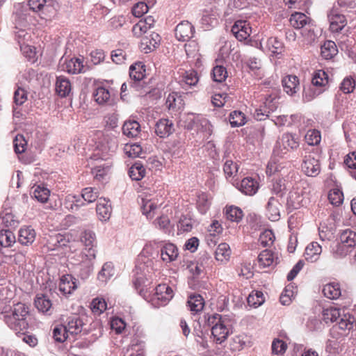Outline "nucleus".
Wrapping results in <instances>:
<instances>
[{
	"label": "nucleus",
	"instance_id": "f257e3e1",
	"mask_svg": "<svg viewBox=\"0 0 356 356\" xmlns=\"http://www.w3.org/2000/svg\"><path fill=\"white\" fill-rule=\"evenodd\" d=\"M29 307L24 303L17 302L12 307L5 305L0 313V319L16 333L29 328Z\"/></svg>",
	"mask_w": 356,
	"mask_h": 356
},
{
	"label": "nucleus",
	"instance_id": "f03ea898",
	"mask_svg": "<svg viewBox=\"0 0 356 356\" xmlns=\"http://www.w3.org/2000/svg\"><path fill=\"white\" fill-rule=\"evenodd\" d=\"M206 324L211 327V335L217 343H222L230 333L229 321L218 314L205 317Z\"/></svg>",
	"mask_w": 356,
	"mask_h": 356
},
{
	"label": "nucleus",
	"instance_id": "7ed1b4c3",
	"mask_svg": "<svg viewBox=\"0 0 356 356\" xmlns=\"http://www.w3.org/2000/svg\"><path fill=\"white\" fill-rule=\"evenodd\" d=\"M96 254L97 251L88 249V250H81L79 254L76 255L75 260L77 264H76L75 269L78 276L82 280L88 278L92 274L94 270Z\"/></svg>",
	"mask_w": 356,
	"mask_h": 356
},
{
	"label": "nucleus",
	"instance_id": "20e7f679",
	"mask_svg": "<svg viewBox=\"0 0 356 356\" xmlns=\"http://www.w3.org/2000/svg\"><path fill=\"white\" fill-rule=\"evenodd\" d=\"M339 238L341 243L337 245L334 254L337 257H343L356 245V231L351 229H344Z\"/></svg>",
	"mask_w": 356,
	"mask_h": 356
},
{
	"label": "nucleus",
	"instance_id": "39448f33",
	"mask_svg": "<svg viewBox=\"0 0 356 356\" xmlns=\"http://www.w3.org/2000/svg\"><path fill=\"white\" fill-rule=\"evenodd\" d=\"M289 22L291 26L296 29H305V30H308V33L307 34L302 33V35H307L309 40L314 39V30L312 29L313 21L305 13L300 12H295L291 15Z\"/></svg>",
	"mask_w": 356,
	"mask_h": 356
},
{
	"label": "nucleus",
	"instance_id": "423d86ee",
	"mask_svg": "<svg viewBox=\"0 0 356 356\" xmlns=\"http://www.w3.org/2000/svg\"><path fill=\"white\" fill-rule=\"evenodd\" d=\"M145 76V65L142 63H135L129 67V85L131 89L139 91L143 88V79Z\"/></svg>",
	"mask_w": 356,
	"mask_h": 356
},
{
	"label": "nucleus",
	"instance_id": "0eeeda50",
	"mask_svg": "<svg viewBox=\"0 0 356 356\" xmlns=\"http://www.w3.org/2000/svg\"><path fill=\"white\" fill-rule=\"evenodd\" d=\"M152 263V260L143 261L136 266V277L134 280V284L136 289L140 288V293L144 291V287L146 286L145 282L147 280V276L152 273L153 268L151 266Z\"/></svg>",
	"mask_w": 356,
	"mask_h": 356
},
{
	"label": "nucleus",
	"instance_id": "6e6552de",
	"mask_svg": "<svg viewBox=\"0 0 356 356\" xmlns=\"http://www.w3.org/2000/svg\"><path fill=\"white\" fill-rule=\"evenodd\" d=\"M154 291L152 300L155 302L158 307L167 305L174 295L172 289L166 284H159Z\"/></svg>",
	"mask_w": 356,
	"mask_h": 356
},
{
	"label": "nucleus",
	"instance_id": "1a4fd4ad",
	"mask_svg": "<svg viewBox=\"0 0 356 356\" xmlns=\"http://www.w3.org/2000/svg\"><path fill=\"white\" fill-rule=\"evenodd\" d=\"M299 146V139L296 134L285 133L277 141L276 149L279 154H284L290 149H296Z\"/></svg>",
	"mask_w": 356,
	"mask_h": 356
},
{
	"label": "nucleus",
	"instance_id": "9d476101",
	"mask_svg": "<svg viewBox=\"0 0 356 356\" xmlns=\"http://www.w3.org/2000/svg\"><path fill=\"white\" fill-rule=\"evenodd\" d=\"M140 208L143 214L146 216L147 218H152L154 216L155 211L158 206L161 204L159 202V200L152 195L143 193L140 195Z\"/></svg>",
	"mask_w": 356,
	"mask_h": 356
},
{
	"label": "nucleus",
	"instance_id": "9b49d317",
	"mask_svg": "<svg viewBox=\"0 0 356 356\" xmlns=\"http://www.w3.org/2000/svg\"><path fill=\"white\" fill-rule=\"evenodd\" d=\"M60 63L62 70L69 74H77L86 72L83 58L74 57L70 59L61 58Z\"/></svg>",
	"mask_w": 356,
	"mask_h": 356
},
{
	"label": "nucleus",
	"instance_id": "f8f14e48",
	"mask_svg": "<svg viewBox=\"0 0 356 356\" xmlns=\"http://www.w3.org/2000/svg\"><path fill=\"white\" fill-rule=\"evenodd\" d=\"M302 170L307 176L316 177L321 172L319 160L314 154L306 155L302 163Z\"/></svg>",
	"mask_w": 356,
	"mask_h": 356
},
{
	"label": "nucleus",
	"instance_id": "ddd939ff",
	"mask_svg": "<svg viewBox=\"0 0 356 356\" xmlns=\"http://www.w3.org/2000/svg\"><path fill=\"white\" fill-rule=\"evenodd\" d=\"M330 22V30L333 33H339L347 24L346 17L333 8L327 15Z\"/></svg>",
	"mask_w": 356,
	"mask_h": 356
},
{
	"label": "nucleus",
	"instance_id": "4468645a",
	"mask_svg": "<svg viewBox=\"0 0 356 356\" xmlns=\"http://www.w3.org/2000/svg\"><path fill=\"white\" fill-rule=\"evenodd\" d=\"M303 189L300 188H293L289 192L287 197V206L292 209H298L306 204Z\"/></svg>",
	"mask_w": 356,
	"mask_h": 356
},
{
	"label": "nucleus",
	"instance_id": "2eb2a0df",
	"mask_svg": "<svg viewBox=\"0 0 356 356\" xmlns=\"http://www.w3.org/2000/svg\"><path fill=\"white\" fill-rule=\"evenodd\" d=\"M195 28L188 21H183L177 25L175 37L179 41L186 42L193 37Z\"/></svg>",
	"mask_w": 356,
	"mask_h": 356
},
{
	"label": "nucleus",
	"instance_id": "dca6fc26",
	"mask_svg": "<svg viewBox=\"0 0 356 356\" xmlns=\"http://www.w3.org/2000/svg\"><path fill=\"white\" fill-rule=\"evenodd\" d=\"M231 31L238 40L243 41L250 37L252 29L247 21L238 20L235 22Z\"/></svg>",
	"mask_w": 356,
	"mask_h": 356
},
{
	"label": "nucleus",
	"instance_id": "f3484780",
	"mask_svg": "<svg viewBox=\"0 0 356 356\" xmlns=\"http://www.w3.org/2000/svg\"><path fill=\"white\" fill-rule=\"evenodd\" d=\"M86 325L82 318L79 316H74L67 318V322L65 327L69 334L75 335L82 332L83 334H86L88 330Z\"/></svg>",
	"mask_w": 356,
	"mask_h": 356
},
{
	"label": "nucleus",
	"instance_id": "a211bd4d",
	"mask_svg": "<svg viewBox=\"0 0 356 356\" xmlns=\"http://www.w3.org/2000/svg\"><path fill=\"white\" fill-rule=\"evenodd\" d=\"M281 208L282 204L276 197H269L266 205V215L268 218L271 221H277L280 217Z\"/></svg>",
	"mask_w": 356,
	"mask_h": 356
},
{
	"label": "nucleus",
	"instance_id": "6ab92c4d",
	"mask_svg": "<svg viewBox=\"0 0 356 356\" xmlns=\"http://www.w3.org/2000/svg\"><path fill=\"white\" fill-rule=\"evenodd\" d=\"M284 91L289 96H293L300 90L299 79L295 75H287L282 80Z\"/></svg>",
	"mask_w": 356,
	"mask_h": 356
},
{
	"label": "nucleus",
	"instance_id": "aec40b11",
	"mask_svg": "<svg viewBox=\"0 0 356 356\" xmlns=\"http://www.w3.org/2000/svg\"><path fill=\"white\" fill-rule=\"evenodd\" d=\"M160 35L156 33H152L149 35L144 37L140 42V49L145 54L154 51L159 45Z\"/></svg>",
	"mask_w": 356,
	"mask_h": 356
},
{
	"label": "nucleus",
	"instance_id": "412c9836",
	"mask_svg": "<svg viewBox=\"0 0 356 356\" xmlns=\"http://www.w3.org/2000/svg\"><path fill=\"white\" fill-rule=\"evenodd\" d=\"M259 184L257 180L252 177L243 179L239 184L238 190L245 195L252 196L257 193Z\"/></svg>",
	"mask_w": 356,
	"mask_h": 356
},
{
	"label": "nucleus",
	"instance_id": "4be33fe9",
	"mask_svg": "<svg viewBox=\"0 0 356 356\" xmlns=\"http://www.w3.org/2000/svg\"><path fill=\"white\" fill-rule=\"evenodd\" d=\"M174 124L168 119L159 120L155 125V133L160 138H166L173 133Z\"/></svg>",
	"mask_w": 356,
	"mask_h": 356
},
{
	"label": "nucleus",
	"instance_id": "5701e85b",
	"mask_svg": "<svg viewBox=\"0 0 356 356\" xmlns=\"http://www.w3.org/2000/svg\"><path fill=\"white\" fill-rule=\"evenodd\" d=\"M161 258L165 263L175 261L179 255L177 248L173 243H166L160 250Z\"/></svg>",
	"mask_w": 356,
	"mask_h": 356
},
{
	"label": "nucleus",
	"instance_id": "b1692460",
	"mask_svg": "<svg viewBox=\"0 0 356 356\" xmlns=\"http://www.w3.org/2000/svg\"><path fill=\"white\" fill-rule=\"evenodd\" d=\"M338 320L337 324L333 327V330L339 328L341 330L346 332L350 331L355 327L356 318L349 313L345 314L343 311V314Z\"/></svg>",
	"mask_w": 356,
	"mask_h": 356
},
{
	"label": "nucleus",
	"instance_id": "393cba45",
	"mask_svg": "<svg viewBox=\"0 0 356 356\" xmlns=\"http://www.w3.org/2000/svg\"><path fill=\"white\" fill-rule=\"evenodd\" d=\"M58 288L64 295L71 294L77 288L76 280L70 275H63Z\"/></svg>",
	"mask_w": 356,
	"mask_h": 356
},
{
	"label": "nucleus",
	"instance_id": "a878e982",
	"mask_svg": "<svg viewBox=\"0 0 356 356\" xmlns=\"http://www.w3.org/2000/svg\"><path fill=\"white\" fill-rule=\"evenodd\" d=\"M321 252V245L318 242L313 241L306 247L304 256L307 261L315 262L318 260Z\"/></svg>",
	"mask_w": 356,
	"mask_h": 356
},
{
	"label": "nucleus",
	"instance_id": "bb28decb",
	"mask_svg": "<svg viewBox=\"0 0 356 356\" xmlns=\"http://www.w3.org/2000/svg\"><path fill=\"white\" fill-rule=\"evenodd\" d=\"M325 91V88H319L311 82L303 88L302 100L305 102H311Z\"/></svg>",
	"mask_w": 356,
	"mask_h": 356
},
{
	"label": "nucleus",
	"instance_id": "cd10ccee",
	"mask_svg": "<svg viewBox=\"0 0 356 356\" xmlns=\"http://www.w3.org/2000/svg\"><path fill=\"white\" fill-rule=\"evenodd\" d=\"M199 81L197 72L194 70L184 71L180 76L179 83L183 88L195 86Z\"/></svg>",
	"mask_w": 356,
	"mask_h": 356
},
{
	"label": "nucleus",
	"instance_id": "c85d7f7f",
	"mask_svg": "<svg viewBox=\"0 0 356 356\" xmlns=\"http://www.w3.org/2000/svg\"><path fill=\"white\" fill-rule=\"evenodd\" d=\"M108 200L105 198H99L97 204L96 211L100 220H108L111 214V207Z\"/></svg>",
	"mask_w": 356,
	"mask_h": 356
},
{
	"label": "nucleus",
	"instance_id": "c756f323",
	"mask_svg": "<svg viewBox=\"0 0 356 356\" xmlns=\"http://www.w3.org/2000/svg\"><path fill=\"white\" fill-rule=\"evenodd\" d=\"M35 231L31 226L22 227L19 231L18 241L24 245H29L35 238Z\"/></svg>",
	"mask_w": 356,
	"mask_h": 356
},
{
	"label": "nucleus",
	"instance_id": "7c9ffc66",
	"mask_svg": "<svg viewBox=\"0 0 356 356\" xmlns=\"http://www.w3.org/2000/svg\"><path fill=\"white\" fill-rule=\"evenodd\" d=\"M35 307L39 312L51 315L52 313V304L49 298L46 295H38L35 299Z\"/></svg>",
	"mask_w": 356,
	"mask_h": 356
},
{
	"label": "nucleus",
	"instance_id": "2f4dec72",
	"mask_svg": "<svg viewBox=\"0 0 356 356\" xmlns=\"http://www.w3.org/2000/svg\"><path fill=\"white\" fill-rule=\"evenodd\" d=\"M72 90L71 83L70 80L63 76H60L56 79V91L61 97H65L70 95Z\"/></svg>",
	"mask_w": 356,
	"mask_h": 356
},
{
	"label": "nucleus",
	"instance_id": "473e14b6",
	"mask_svg": "<svg viewBox=\"0 0 356 356\" xmlns=\"http://www.w3.org/2000/svg\"><path fill=\"white\" fill-rule=\"evenodd\" d=\"M277 259L271 250L266 249L259 254L258 263L260 266L266 268L276 264Z\"/></svg>",
	"mask_w": 356,
	"mask_h": 356
},
{
	"label": "nucleus",
	"instance_id": "72a5a7b5",
	"mask_svg": "<svg viewBox=\"0 0 356 356\" xmlns=\"http://www.w3.org/2000/svg\"><path fill=\"white\" fill-rule=\"evenodd\" d=\"M95 101L99 105L110 104L111 93L108 88L103 86H98L93 92Z\"/></svg>",
	"mask_w": 356,
	"mask_h": 356
},
{
	"label": "nucleus",
	"instance_id": "f704fd0d",
	"mask_svg": "<svg viewBox=\"0 0 356 356\" xmlns=\"http://www.w3.org/2000/svg\"><path fill=\"white\" fill-rule=\"evenodd\" d=\"M81 241L84 245L82 250H91L97 251L96 246V236L95 234L90 230H85L81 234Z\"/></svg>",
	"mask_w": 356,
	"mask_h": 356
},
{
	"label": "nucleus",
	"instance_id": "c9c22d12",
	"mask_svg": "<svg viewBox=\"0 0 356 356\" xmlns=\"http://www.w3.org/2000/svg\"><path fill=\"white\" fill-rule=\"evenodd\" d=\"M140 131V125L136 120H127L122 126V133L129 138L136 137Z\"/></svg>",
	"mask_w": 356,
	"mask_h": 356
},
{
	"label": "nucleus",
	"instance_id": "e433bc0d",
	"mask_svg": "<svg viewBox=\"0 0 356 356\" xmlns=\"http://www.w3.org/2000/svg\"><path fill=\"white\" fill-rule=\"evenodd\" d=\"M338 53V49L334 42L327 40L321 47V54L326 60L332 59Z\"/></svg>",
	"mask_w": 356,
	"mask_h": 356
},
{
	"label": "nucleus",
	"instance_id": "4c0bfd02",
	"mask_svg": "<svg viewBox=\"0 0 356 356\" xmlns=\"http://www.w3.org/2000/svg\"><path fill=\"white\" fill-rule=\"evenodd\" d=\"M115 268L111 262H106L97 275L99 281L106 283L115 275Z\"/></svg>",
	"mask_w": 356,
	"mask_h": 356
},
{
	"label": "nucleus",
	"instance_id": "58836bf2",
	"mask_svg": "<svg viewBox=\"0 0 356 356\" xmlns=\"http://www.w3.org/2000/svg\"><path fill=\"white\" fill-rule=\"evenodd\" d=\"M187 303L190 310L195 313L201 312L204 306V298L199 294L191 295Z\"/></svg>",
	"mask_w": 356,
	"mask_h": 356
},
{
	"label": "nucleus",
	"instance_id": "ea45409f",
	"mask_svg": "<svg viewBox=\"0 0 356 356\" xmlns=\"http://www.w3.org/2000/svg\"><path fill=\"white\" fill-rule=\"evenodd\" d=\"M324 296L330 299H337L341 296V289L339 283L330 282L325 284L323 289Z\"/></svg>",
	"mask_w": 356,
	"mask_h": 356
},
{
	"label": "nucleus",
	"instance_id": "a19ab883",
	"mask_svg": "<svg viewBox=\"0 0 356 356\" xmlns=\"http://www.w3.org/2000/svg\"><path fill=\"white\" fill-rule=\"evenodd\" d=\"M329 77L327 74L322 70H316L314 72L312 79V83H314V86H317L319 88H325V90L327 88Z\"/></svg>",
	"mask_w": 356,
	"mask_h": 356
},
{
	"label": "nucleus",
	"instance_id": "79ce46f5",
	"mask_svg": "<svg viewBox=\"0 0 356 356\" xmlns=\"http://www.w3.org/2000/svg\"><path fill=\"white\" fill-rule=\"evenodd\" d=\"M32 193L38 202L45 203L49 200L50 191L43 185H35L33 186Z\"/></svg>",
	"mask_w": 356,
	"mask_h": 356
},
{
	"label": "nucleus",
	"instance_id": "37998d69",
	"mask_svg": "<svg viewBox=\"0 0 356 356\" xmlns=\"http://www.w3.org/2000/svg\"><path fill=\"white\" fill-rule=\"evenodd\" d=\"M230 255L231 250L229 245L226 243L219 244L215 251L216 259L222 262L228 261Z\"/></svg>",
	"mask_w": 356,
	"mask_h": 356
},
{
	"label": "nucleus",
	"instance_id": "c03bdc74",
	"mask_svg": "<svg viewBox=\"0 0 356 356\" xmlns=\"http://www.w3.org/2000/svg\"><path fill=\"white\" fill-rule=\"evenodd\" d=\"M225 216L230 221L238 222L243 217V212L238 207L229 206L226 207Z\"/></svg>",
	"mask_w": 356,
	"mask_h": 356
},
{
	"label": "nucleus",
	"instance_id": "a18cd8bd",
	"mask_svg": "<svg viewBox=\"0 0 356 356\" xmlns=\"http://www.w3.org/2000/svg\"><path fill=\"white\" fill-rule=\"evenodd\" d=\"M229 120L232 127H238L245 124L246 118L243 112L240 111H234L230 113Z\"/></svg>",
	"mask_w": 356,
	"mask_h": 356
},
{
	"label": "nucleus",
	"instance_id": "49530a36",
	"mask_svg": "<svg viewBox=\"0 0 356 356\" xmlns=\"http://www.w3.org/2000/svg\"><path fill=\"white\" fill-rule=\"evenodd\" d=\"M341 310L336 307H328L324 309L323 311V321L327 323L328 322H334L337 321L339 318L341 317Z\"/></svg>",
	"mask_w": 356,
	"mask_h": 356
},
{
	"label": "nucleus",
	"instance_id": "de8ad7c7",
	"mask_svg": "<svg viewBox=\"0 0 356 356\" xmlns=\"http://www.w3.org/2000/svg\"><path fill=\"white\" fill-rule=\"evenodd\" d=\"M165 105L169 110L178 111L182 108V99L177 93H170L167 97Z\"/></svg>",
	"mask_w": 356,
	"mask_h": 356
},
{
	"label": "nucleus",
	"instance_id": "09e8293b",
	"mask_svg": "<svg viewBox=\"0 0 356 356\" xmlns=\"http://www.w3.org/2000/svg\"><path fill=\"white\" fill-rule=\"evenodd\" d=\"M129 175L132 180L139 181L145 177V169L142 164L136 163L129 168Z\"/></svg>",
	"mask_w": 356,
	"mask_h": 356
},
{
	"label": "nucleus",
	"instance_id": "8fccbe9b",
	"mask_svg": "<svg viewBox=\"0 0 356 356\" xmlns=\"http://www.w3.org/2000/svg\"><path fill=\"white\" fill-rule=\"evenodd\" d=\"M248 303L254 307L261 306L265 301L264 293L260 291H253L248 297Z\"/></svg>",
	"mask_w": 356,
	"mask_h": 356
},
{
	"label": "nucleus",
	"instance_id": "3c124183",
	"mask_svg": "<svg viewBox=\"0 0 356 356\" xmlns=\"http://www.w3.org/2000/svg\"><path fill=\"white\" fill-rule=\"evenodd\" d=\"M15 242V236L10 229L0 231V244L3 247H9Z\"/></svg>",
	"mask_w": 356,
	"mask_h": 356
},
{
	"label": "nucleus",
	"instance_id": "603ef678",
	"mask_svg": "<svg viewBox=\"0 0 356 356\" xmlns=\"http://www.w3.org/2000/svg\"><path fill=\"white\" fill-rule=\"evenodd\" d=\"M269 188L273 194L282 197L286 190L285 180L282 179L273 180Z\"/></svg>",
	"mask_w": 356,
	"mask_h": 356
},
{
	"label": "nucleus",
	"instance_id": "864d4df0",
	"mask_svg": "<svg viewBox=\"0 0 356 356\" xmlns=\"http://www.w3.org/2000/svg\"><path fill=\"white\" fill-rule=\"evenodd\" d=\"M211 75L214 81L222 83L227 77V71L224 66L216 65L213 68Z\"/></svg>",
	"mask_w": 356,
	"mask_h": 356
},
{
	"label": "nucleus",
	"instance_id": "5fc2aeb1",
	"mask_svg": "<svg viewBox=\"0 0 356 356\" xmlns=\"http://www.w3.org/2000/svg\"><path fill=\"white\" fill-rule=\"evenodd\" d=\"M90 308L95 314L99 315L106 309V302L102 298H95L92 300Z\"/></svg>",
	"mask_w": 356,
	"mask_h": 356
},
{
	"label": "nucleus",
	"instance_id": "6e6d98bb",
	"mask_svg": "<svg viewBox=\"0 0 356 356\" xmlns=\"http://www.w3.org/2000/svg\"><path fill=\"white\" fill-rule=\"evenodd\" d=\"M130 349L132 351L130 356H144L145 343L138 339H134Z\"/></svg>",
	"mask_w": 356,
	"mask_h": 356
},
{
	"label": "nucleus",
	"instance_id": "4d7b16f0",
	"mask_svg": "<svg viewBox=\"0 0 356 356\" xmlns=\"http://www.w3.org/2000/svg\"><path fill=\"white\" fill-rule=\"evenodd\" d=\"M99 197L98 190L95 188L87 187L82 190L81 197L85 202L92 203Z\"/></svg>",
	"mask_w": 356,
	"mask_h": 356
},
{
	"label": "nucleus",
	"instance_id": "13d9d810",
	"mask_svg": "<svg viewBox=\"0 0 356 356\" xmlns=\"http://www.w3.org/2000/svg\"><path fill=\"white\" fill-rule=\"evenodd\" d=\"M275 240V235L271 230L266 229L261 233L259 241L262 247L266 248L270 246Z\"/></svg>",
	"mask_w": 356,
	"mask_h": 356
},
{
	"label": "nucleus",
	"instance_id": "bf43d9fd",
	"mask_svg": "<svg viewBox=\"0 0 356 356\" xmlns=\"http://www.w3.org/2000/svg\"><path fill=\"white\" fill-rule=\"evenodd\" d=\"M14 297V292L5 284L0 283V305L9 302Z\"/></svg>",
	"mask_w": 356,
	"mask_h": 356
},
{
	"label": "nucleus",
	"instance_id": "052dcab7",
	"mask_svg": "<svg viewBox=\"0 0 356 356\" xmlns=\"http://www.w3.org/2000/svg\"><path fill=\"white\" fill-rule=\"evenodd\" d=\"M238 165L232 160H226L223 165V171L226 177H232L236 175Z\"/></svg>",
	"mask_w": 356,
	"mask_h": 356
},
{
	"label": "nucleus",
	"instance_id": "680f3d73",
	"mask_svg": "<svg viewBox=\"0 0 356 356\" xmlns=\"http://www.w3.org/2000/svg\"><path fill=\"white\" fill-rule=\"evenodd\" d=\"M355 88V81L351 76H346L340 84L339 89L344 94H350Z\"/></svg>",
	"mask_w": 356,
	"mask_h": 356
},
{
	"label": "nucleus",
	"instance_id": "e2e57ef3",
	"mask_svg": "<svg viewBox=\"0 0 356 356\" xmlns=\"http://www.w3.org/2000/svg\"><path fill=\"white\" fill-rule=\"evenodd\" d=\"M109 171V166L104 165H97L92 169V174L97 181H103Z\"/></svg>",
	"mask_w": 356,
	"mask_h": 356
},
{
	"label": "nucleus",
	"instance_id": "0e129e2a",
	"mask_svg": "<svg viewBox=\"0 0 356 356\" xmlns=\"http://www.w3.org/2000/svg\"><path fill=\"white\" fill-rule=\"evenodd\" d=\"M210 207V202L208 200L207 194L201 193L197 196V208L200 213H207Z\"/></svg>",
	"mask_w": 356,
	"mask_h": 356
},
{
	"label": "nucleus",
	"instance_id": "69168bd1",
	"mask_svg": "<svg viewBox=\"0 0 356 356\" xmlns=\"http://www.w3.org/2000/svg\"><path fill=\"white\" fill-rule=\"evenodd\" d=\"M14 15L16 27L25 28L28 24L26 10L23 8L15 12Z\"/></svg>",
	"mask_w": 356,
	"mask_h": 356
},
{
	"label": "nucleus",
	"instance_id": "338daca9",
	"mask_svg": "<svg viewBox=\"0 0 356 356\" xmlns=\"http://www.w3.org/2000/svg\"><path fill=\"white\" fill-rule=\"evenodd\" d=\"M69 333L65 325H60L54 327L53 330V337L58 342H64L68 337Z\"/></svg>",
	"mask_w": 356,
	"mask_h": 356
},
{
	"label": "nucleus",
	"instance_id": "774afa93",
	"mask_svg": "<svg viewBox=\"0 0 356 356\" xmlns=\"http://www.w3.org/2000/svg\"><path fill=\"white\" fill-rule=\"evenodd\" d=\"M321 133L316 129L309 130L305 135V140L309 145H316L321 142Z\"/></svg>",
	"mask_w": 356,
	"mask_h": 356
}]
</instances>
